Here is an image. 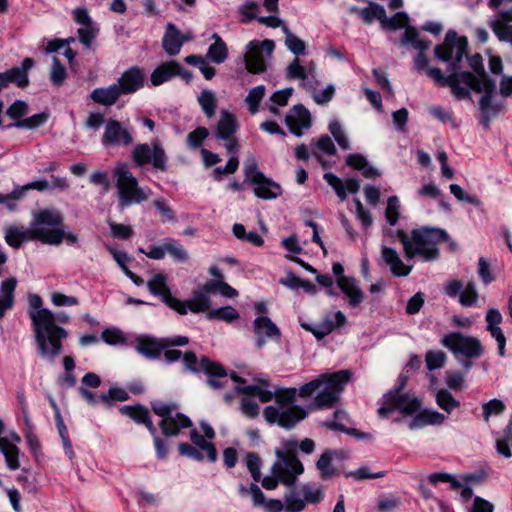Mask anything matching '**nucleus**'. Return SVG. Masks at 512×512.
I'll use <instances>...</instances> for the list:
<instances>
[{
    "label": "nucleus",
    "mask_w": 512,
    "mask_h": 512,
    "mask_svg": "<svg viewBox=\"0 0 512 512\" xmlns=\"http://www.w3.org/2000/svg\"><path fill=\"white\" fill-rule=\"evenodd\" d=\"M235 392L248 396H257L263 403L269 402L275 397V404L265 407L263 416L270 424H278L285 429H292L297 423L307 416L306 410L293 402L297 396L296 388H276L273 392L256 385L233 387Z\"/></svg>",
    "instance_id": "nucleus-1"
},
{
    "label": "nucleus",
    "mask_w": 512,
    "mask_h": 512,
    "mask_svg": "<svg viewBox=\"0 0 512 512\" xmlns=\"http://www.w3.org/2000/svg\"><path fill=\"white\" fill-rule=\"evenodd\" d=\"M29 302L31 308H33L30 312V318L39 355L53 362L61 353L62 340L67 337V331L56 324V317L50 310L40 309L42 305L40 296H30Z\"/></svg>",
    "instance_id": "nucleus-2"
},
{
    "label": "nucleus",
    "mask_w": 512,
    "mask_h": 512,
    "mask_svg": "<svg viewBox=\"0 0 512 512\" xmlns=\"http://www.w3.org/2000/svg\"><path fill=\"white\" fill-rule=\"evenodd\" d=\"M383 234L385 237L395 235L400 240L406 259L420 257L425 262L437 260L439 258L438 245L449 238L444 229L432 227L413 229L410 235L402 229L392 231L385 228Z\"/></svg>",
    "instance_id": "nucleus-3"
},
{
    "label": "nucleus",
    "mask_w": 512,
    "mask_h": 512,
    "mask_svg": "<svg viewBox=\"0 0 512 512\" xmlns=\"http://www.w3.org/2000/svg\"><path fill=\"white\" fill-rule=\"evenodd\" d=\"M297 442L285 440L281 448L275 449L277 460L271 467V475L261 480L262 486L267 490H274L279 483L285 486H293L296 479L304 471L303 464L296 455Z\"/></svg>",
    "instance_id": "nucleus-4"
},
{
    "label": "nucleus",
    "mask_w": 512,
    "mask_h": 512,
    "mask_svg": "<svg viewBox=\"0 0 512 512\" xmlns=\"http://www.w3.org/2000/svg\"><path fill=\"white\" fill-rule=\"evenodd\" d=\"M350 376L351 373L348 370L322 374L302 385L299 388L298 395L301 398H308L318 392L314 399V406L316 408L331 407L337 402Z\"/></svg>",
    "instance_id": "nucleus-5"
},
{
    "label": "nucleus",
    "mask_w": 512,
    "mask_h": 512,
    "mask_svg": "<svg viewBox=\"0 0 512 512\" xmlns=\"http://www.w3.org/2000/svg\"><path fill=\"white\" fill-rule=\"evenodd\" d=\"M117 189L118 206L121 209L140 204L149 199L152 192L148 187L139 185L127 164H119L113 171Z\"/></svg>",
    "instance_id": "nucleus-6"
},
{
    "label": "nucleus",
    "mask_w": 512,
    "mask_h": 512,
    "mask_svg": "<svg viewBox=\"0 0 512 512\" xmlns=\"http://www.w3.org/2000/svg\"><path fill=\"white\" fill-rule=\"evenodd\" d=\"M184 366L191 372L204 371L208 376V383L213 389H222L233 383H244L245 381L235 373L230 376L219 364L211 362L208 358H202L198 362L197 356L192 351L185 352L183 356Z\"/></svg>",
    "instance_id": "nucleus-7"
},
{
    "label": "nucleus",
    "mask_w": 512,
    "mask_h": 512,
    "mask_svg": "<svg viewBox=\"0 0 512 512\" xmlns=\"http://www.w3.org/2000/svg\"><path fill=\"white\" fill-rule=\"evenodd\" d=\"M63 217L55 210H43L34 219L31 227L32 240L49 245H59L64 239Z\"/></svg>",
    "instance_id": "nucleus-8"
},
{
    "label": "nucleus",
    "mask_w": 512,
    "mask_h": 512,
    "mask_svg": "<svg viewBox=\"0 0 512 512\" xmlns=\"http://www.w3.org/2000/svg\"><path fill=\"white\" fill-rule=\"evenodd\" d=\"M468 40L458 36L456 31H447L444 41L434 48L435 57L447 64L448 70L462 69V61L467 58Z\"/></svg>",
    "instance_id": "nucleus-9"
},
{
    "label": "nucleus",
    "mask_w": 512,
    "mask_h": 512,
    "mask_svg": "<svg viewBox=\"0 0 512 512\" xmlns=\"http://www.w3.org/2000/svg\"><path fill=\"white\" fill-rule=\"evenodd\" d=\"M380 23L383 29L391 31L405 28L400 39L402 46L412 45L416 50H427L431 45L430 41L419 38V32L416 28L408 25L409 17L404 11L397 12L393 16L387 17L386 11L384 10V17H381Z\"/></svg>",
    "instance_id": "nucleus-10"
},
{
    "label": "nucleus",
    "mask_w": 512,
    "mask_h": 512,
    "mask_svg": "<svg viewBox=\"0 0 512 512\" xmlns=\"http://www.w3.org/2000/svg\"><path fill=\"white\" fill-rule=\"evenodd\" d=\"M239 129L237 117L232 112L223 109L220 111L219 119L212 126V135L223 146L227 154H237L240 149L236 133Z\"/></svg>",
    "instance_id": "nucleus-11"
},
{
    "label": "nucleus",
    "mask_w": 512,
    "mask_h": 512,
    "mask_svg": "<svg viewBox=\"0 0 512 512\" xmlns=\"http://www.w3.org/2000/svg\"><path fill=\"white\" fill-rule=\"evenodd\" d=\"M440 343L450 350L455 357L461 355L467 359H478L484 353V347L480 339L461 332H450L444 335Z\"/></svg>",
    "instance_id": "nucleus-12"
},
{
    "label": "nucleus",
    "mask_w": 512,
    "mask_h": 512,
    "mask_svg": "<svg viewBox=\"0 0 512 512\" xmlns=\"http://www.w3.org/2000/svg\"><path fill=\"white\" fill-rule=\"evenodd\" d=\"M155 414L162 418L159 423L165 436H175L181 429L192 425L191 420L184 414L176 412L177 406L174 403L156 401L152 403Z\"/></svg>",
    "instance_id": "nucleus-13"
},
{
    "label": "nucleus",
    "mask_w": 512,
    "mask_h": 512,
    "mask_svg": "<svg viewBox=\"0 0 512 512\" xmlns=\"http://www.w3.org/2000/svg\"><path fill=\"white\" fill-rule=\"evenodd\" d=\"M420 407L421 402L414 395L394 390L384 396V404L378 409V414L387 417L393 411H399L402 417H406L418 412Z\"/></svg>",
    "instance_id": "nucleus-14"
},
{
    "label": "nucleus",
    "mask_w": 512,
    "mask_h": 512,
    "mask_svg": "<svg viewBox=\"0 0 512 512\" xmlns=\"http://www.w3.org/2000/svg\"><path fill=\"white\" fill-rule=\"evenodd\" d=\"M496 84L494 81H486L480 86H476L475 91L477 93H483L479 100V110L482 118L480 123L485 127L489 128L491 119L495 118L505 108V103L502 100L495 98Z\"/></svg>",
    "instance_id": "nucleus-15"
},
{
    "label": "nucleus",
    "mask_w": 512,
    "mask_h": 512,
    "mask_svg": "<svg viewBox=\"0 0 512 512\" xmlns=\"http://www.w3.org/2000/svg\"><path fill=\"white\" fill-rule=\"evenodd\" d=\"M131 158L139 167L152 164L153 168L158 171L167 170L168 158L157 140L152 141L151 146L146 143L136 145L131 152Z\"/></svg>",
    "instance_id": "nucleus-16"
},
{
    "label": "nucleus",
    "mask_w": 512,
    "mask_h": 512,
    "mask_svg": "<svg viewBox=\"0 0 512 512\" xmlns=\"http://www.w3.org/2000/svg\"><path fill=\"white\" fill-rule=\"evenodd\" d=\"M275 48L272 40L250 41L246 46L244 62L250 73L260 74L266 70V60L271 57Z\"/></svg>",
    "instance_id": "nucleus-17"
},
{
    "label": "nucleus",
    "mask_w": 512,
    "mask_h": 512,
    "mask_svg": "<svg viewBox=\"0 0 512 512\" xmlns=\"http://www.w3.org/2000/svg\"><path fill=\"white\" fill-rule=\"evenodd\" d=\"M286 78L298 80L299 85L307 92H314L319 84L315 62L310 61L307 65H302L298 57H295L287 66Z\"/></svg>",
    "instance_id": "nucleus-18"
},
{
    "label": "nucleus",
    "mask_w": 512,
    "mask_h": 512,
    "mask_svg": "<svg viewBox=\"0 0 512 512\" xmlns=\"http://www.w3.org/2000/svg\"><path fill=\"white\" fill-rule=\"evenodd\" d=\"M101 142L105 147H127L133 144V129L115 119L106 122Z\"/></svg>",
    "instance_id": "nucleus-19"
},
{
    "label": "nucleus",
    "mask_w": 512,
    "mask_h": 512,
    "mask_svg": "<svg viewBox=\"0 0 512 512\" xmlns=\"http://www.w3.org/2000/svg\"><path fill=\"white\" fill-rule=\"evenodd\" d=\"M450 73L448 76H444L439 68L427 69V75L434 80V82L443 87H450L451 93L457 99H465L470 97V93L467 87L461 86V80H468L470 76L468 74H459L456 70H448Z\"/></svg>",
    "instance_id": "nucleus-20"
},
{
    "label": "nucleus",
    "mask_w": 512,
    "mask_h": 512,
    "mask_svg": "<svg viewBox=\"0 0 512 512\" xmlns=\"http://www.w3.org/2000/svg\"><path fill=\"white\" fill-rule=\"evenodd\" d=\"M149 291L156 296H160L162 301L181 315L186 314V308L181 300L171 294V290L166 283V277L163 274L154 275L148 282Z\"/></svg>",
    "instance_id": "nucleus-21"
},
{
    "label": "nucleus",
    "mask_w": 512,
    "mask_h": 512,
    "mask_svg": "<svg viewBox=\"0 0 512 512\" xmlns=\"http://www.w3.org/2000/svg\"><path fill=\"white\" fill-rule=\"evenodd\" d=\"M34 66L32 58H25L19 67H13L5 72L0 73V91L6 88L10 83L15 84L20 88H25L29 85L28 72Z\"/></svg>",
    "instance_id": "nucleus-22"
},
{
    "label": "nucleus",
    "mask_w": 512,
    "mask_h": 512,
    "mask_svg": "<svg viewBox=\"0 0 512 512\" xmlns=\"http://www.w3.org/2000/svg\"><path fill=\"white\" fill-rule=\"evenodd\" d=\"M210 280L206 281L202 285L198 286L192 291V296L188 300L182 301L188 311L192 313L208 312L212 305L211 294H213V288L209 285Z\"/></svg>",
    "instance_id": "nucleus-23"
},
{
    "label": "nucleus",
    "mask_w": 512,
    "mask_h": 512,
    "mask_svg": "<svg viewBox=\"0 0 512 512\" xmlns=\"http://www.w3.org/2000/svg\"><path fill=\"white\" fill-rule=\"evenodd\" d=\"M347 322L346 316L337 311L334 315H327L320 323L312 325L301 323V327L311 332L317 339H322L330 334L334 329L343 327Z\"/></svg>",
    "instance_id": "nucleus-24"
},
{
    "label": "nucleus",
    "mask_w": 512,
    "mask_h": 512,
    "mask_svg": "<svg viewBox=\"0 0 512 512\" xmlns=\"http://www.w3.org/2000/svg\"><path fill=\"white\" fill-rule=\"evenodd\" d=\"M253 330L256 346L262 348L267 340L280 341L281 332L277 325L267 316H259L254 320Z\"/></svg>",
    "instance_id": "nucleus-25"
},
{
    "label": "nucleus",
    "mask_w": 512,
    "mask_h": 512,
    "mask_svg": "<svg viewBox=\"0 0 512 512\" xmlns=\"http://www.w3.org/2000/svg\"><path fill=\"white\" fill-rule=\"evenodd\" d=\"M468 62L472 72L459 70V74H468L470 76L468 80H461L462 87H467L470 92L472 89H475L477 85L480 86V84L482 85L486 81H492L486 74L483 58L480 54L472 55L468 58Z\"/></svg>",
    "instance_id": "nucleus-26"
},
{
    "label": "nucleus",
    "mask_w": 512,
    "mask_h": 512,
    "mask_svg": "<svg viewBox=\"0 0 512 512\" xmlns=\"http://www.w3.org/2000/svg\"><path fill=\"white\" fill-rule=\"evenodd\" d=\"M116 83L122 95L133 94L144 86V71L138 66H133L125 70Z\"/></svg>",
    "instance_id": "nucleus-27"
},
{
    "label": "nucleus",
    "mask_w": 512,
    "mask_h": 512,
    "mask_svg": "<svg viewBox=\"0 0 512 512\" xmlns=\"http://www.w3.org/2000/svg\"><path fill=\"white\" fill-rule=\"evenodd\" d=\"M290 132L300 137L304 129L311 127V114L302 105H295L285 117Z\"/></svg>",
    "instance_id": "nucleus-28"
},
{
    "label": "nucleus",
    "mask_w": 512,
    "mask_h": 512,
    "mask_svg": "<svg viewBox=\"0 0 512 512\" xmlns=\"http://www.w3.org/2000/svg\"><path fill=\"white\" fill-rule=\"evenodd\" d=\"M502 315L496 308H490L486 312L485 320L487 323L486 329L490 335L496 340L498 346V354L503 357L505 355L506 337L500 327L502 322Z\"/></svg>",
    "instance_id": "nucleus-29"
},
{
    "label": "nucleus",
    "mask_w": 512,
    "mask_h": 512,
    "mask_svg": "<svg viewBox=\"0 0 512 512\" xmlns=\"http://www.w3.org/2000/svg\"><path fill=\"white\" fill-rule=\"evenodd\" d=\"M381 257L389 266L391 274L395 277L408 276L412 271V266L405 264L398 252L385 244L381 246Z\"/></svg>",
    "instance_id": "nucleus-30"
},
{
    "label": "nucleus",
    "mask_w": 512,
    "mask_h": 512,
    "mask_svg": "<svg viewBox=\"0 0 512 512\" xmlns=\"http://www.w3.org/2000/svg\"><path fill=\"white\" fill-rule=\"evenodd\" d=\"M326 182L334 189L340 200H345L347 197L346 190L350 193H357L360 189V182L356 178H348L345 181L331 172L324 174Z\"/></svg>",
    "instance_id": "nucleus-31"
},
{
    "label": "nucleus",
    "mask_w": 512,
    "mask_h": 512,
    "mask_svg": "<svg viewBox=\"0 0 512 512\" xmlns=\"http://www.w3.org/2000/svg\"><path fill=\"white\" fill-rule=\"evenodd\" d=\"M446 416L433 409H424L416 413L408 422L410 430L421 429L428 425H442Z\"/></svg>",
    "instance_id": "nucleus-32"
},
{
    "label": "nucleus",
    "mask_w": 512,
    "mask_h": 512,
    "mask_svg": "<svg viewBox=\"0 0 512 512\" xmlns=\"http://www.w3.org/2000/svg\"><path fill=\"white\" fill-rule=\"evenodd\" d=\"M135 349L146 358L156 359L165 349L163 338L156 339L150 336H139L136 339Z\"/></svg>",
    "instance_id": "nucleus-33"
},
{
    "label": "nucleus",
    "mask_w": 512,
    "mask_h": 512,
    "mask_svg": "<svg viewBox=\"0 0 512 512\" xmlns=\"http://www.w3.org/2000/svg\"><path fill=\"white\" fill-rule=\"evenodd\" d=\"M121 95L122 93L117 83H113L107 87L95 88L90 93V98L96 104L110 107L118 101Z\"/></svg>",
    "instance_id": "nucleus-34"
},
{
    "label": "nucleus",
    "mask_w": 512,
    "mask_h": 512,
    "mask_svg": "<svg viewBox=\"0 0 512 512\" xmlns=\"http://www.w3.org/2000/svg\"><path fill=\"white\" fill-rule=\"evenodd\" d=\"M180 63L176 61H167L157 66L150 75V81L153 86H160L170 81L179 72Z\"/></svg>",
    "instance_id": "nucleus-35"
},
{
    "label": "nucleus",
    "mask_w": 512,
    "mask_h": 512,
    "mask_svg": "<svg viewBox=\"0 0 512 512\" xmlns=\"http://www.w3.org/2000/svg\"><path fill=\"white\" fill-rule=\"evenodd\" d=\"M182 46L183 38L181 32L173 23H168L162 39L163 49L169 56H175L180 53Z\"/></svg>",
    "instance_id": "nucleus-36"
},
{
    "label": "nucleus",
    "mask_w": 512,
    "mask_h": 512,
    "mask_svg": "<svg viewBox=\"0 0 512 512\" xmlns=\"http://www.w3.org/2000/svg\"><path fill=\"white\" fill-rule=\"evenodd\" d=\"M337 285L348 298L351 307H357L361 304L364 299V293L353 278L342 277L337 279Z\"/></svg>",
    "instance_id": "nucleus-37"
},
{
    "label": "nucleus",
    "mask_w": 512,
    "mask_h": 512,
    "mask_svg": "<svg viewBox=\"0 0 512 512\" xmlns=\"http://www.w3.org/2000/svg\"><path fill=\"white\" fill-rule=\"evenodd\" d=\"M4 424L0 419V434L3 432ZM0 452L4 455L9 469L17 470L20 467L18 456L19 449L6 437H0Z\"/></svg>",
    "instance_id": "nucleus-38"
},
{
    "label": "nucleus",
    "mask_w": 512,
    "mask_h": 512,
    "mask_svg": "<svg viewBox=\"0 0 512 512\" xmlns=\"http://www.w3.org/2000/svg\"><path fill=\"white\" fill-rule=\"evenodd\" d=\"M253 505L263 507L265 512H282L284 504L278 499H266L260 487L252 483Z\"/></svg>",
    "instance_id": "nucleus-39"
},
{
    "label": "nucleus",
    "mask_w": 512,
    "mask_h": 512,
    "mask_svg": "<svg viewBox=\"0 0 512 512\" xmlns=\"http://www.w3.org/2000/svg\"><path fill=\"white\" fill-rule=\"evenodd\" d=\"M252 184L255 195L262 199H275L282 193L280 185L265 176Z\"/></svg>",
    "instance_id": "nucleus-40"
},
{
    "label": "nucleus",
    "mask_w": 512,
    "mask_h": 512,
    "mask_svg": "<svg viewBox=\"0 0 512 512\" xmlns=\"http://www.w3.org/2000/svg\"><path fill=\"white\" fill-rule=\"evenodd\" d=\"M4 238L6 243L13 247L19 248L26 240H32L30 228L24 226H8L4 230Z\"/></svg>",
    "instance_id": "nucleus-41"
},
{
    "label": "nucleus",
    "mask_w": 512,
    "mask_h": 512,
    "mask_svg": "<svg viewBox=\"0 0 512 512\" xmlns=\"http://www.w3.org/2000/svg\"><path fill=\"white\" fill-rule=\"evenodd\" d=\"M211 39L214 42L209 46L206 57L216 64H221L228 57L227 45L217 33L212 34Z\"/></svg>",
    "instance_id": "nucleus-42"
},
{
    "label": "nucleus",
    "mask_w": 512,
    "mask_h": 512,
    "mask_svg": "<svg viewBox=\"0 0 512 512\" xmlns=\"http://www.w3.org/2000/svg\"><path fill=\"white\" fill-rule=\"evenodd\" d=\"M190 439L194 444L193 446L205 452L208 461L215 462L217 460L218 454L214 444L208 441L197 430L194 429L190 432Z\"/></svg>",
    "instance_id": "nucleus-43"
},
{
    "label": "nucleus",
    "mask_w": 512,
    "mask_h": 512,
    "mask_svg": "<svg viewBox=\"0 0 512 512\" xmlns=\"http://www.w3.org/2000/svg\"><path fill=\"white\" fill-rule=\"evenodd\" d=\"M31 189H35V190H38L41 192L48 190V189H50V182L45 179H41V180L30 182L21 187H16L10 193H7V194L0 193V202L6 201L9 197L22 198L24 196V193Z\"/></svg>",
    "instance_id": "nucleus-44"
},
{
    "label": "nucleus",
    "mask_w": 512,
    "mask_h": 512,
    "mask_svg": "<svg viewBox=\"0 0 512 512\" xmlns=\"http://www.w3.org/2000/svg\"><path fill=\"white\" fill-rule=\"evenodd\" d=\"M198 104L207 118H212L217 109V97L213 90L203 89L198 96Z\"/></svg>",
    "instance_id": "nucleus-45"
},
{
    "label": "nucleus",
    "mask_w": 512,
    "mask_h": 512,
    "mask_svg": "<svg viewBox=\"0 0 512 512\" xmlns=\"http://www.w3.org/2000/svg\"><path fill=\"white\" fill-rule=\"evenodd\" d=\"M282 31L285 34V45L294 55H304L306 44L298 36L290 31L287 25H282Z\"/></svg>",
    "instance_id": "nucleus-46"
},
{
    "label": "nucleus",
    "mask_w": 512,
    "mask_h": 512,
    "mask_svg": "<svg viewBox=\"0 0 512 512\" xmlns=\"http://www.w3.org/2000/svg\"><path fill=\"white\" fill-rule=\"evenodd\" d=\"M336 153V148L331 140V138L328 135L321 136L317 142L315 143V146L312 149V154L318 159V161L324 165V162L322 161V155H334Z\"/></svg>",
    "instance_id": "nucleus-47"
},
{
    "label": "nucleus",
    "mask_w": 512,
    "mask_h": 512,
    "mask_svg": "<svg viewBox=\"0 0 512 512\" xmlns=\"http://www.w3.org/2000/svg\"><path fill=\"white\" fill-rule=\"evenodd\" d=\"M239 317L238 311L232 306L211 309L206 313V318L209 320H221L228 323L239 319Z\"/></svg>",
    "instance_id": "nucleus-48"
},
{
    "label": "nucleus",
    "mask_w": 512,
    "mask_h": 512,
    "mask_svg": "<svg viewBox=\"0 0 512 512\" xmlns=\"http://www.w3.org/2000/svg\"><path fill=\"white\" fill-rule=\"evenodd\" d=\"M333 455L334 452L327 450L317 461L316 466L323 480H327L336 474V469L332 465Z\"/></svg>",
    "instance_id": "nucleus-49"
},
{
    "label": "nucleus",
    "mask_w": 512,
    "mask_h": 512,
    "mask_svg": "<svg viewBox=\"0 0 512 512\" xmlns=\"http://www.w3.org/2000/svg\"><path fill=\"white\" fill-rule=\"evenodd\" d=\"M244 462L254 480V483L257 484V482H259L262 477L261 468L263 462L261 458L254 452H248L245 455Z\"/></svg>",
    "instance_id": "nucleus-50"
},
{
    "label": "nucleus",
    "mask_w": 512,
    "mask_h": 512,
    "mask_svg": "<svg viewBox=\"0 0 512 512\" xmlns=\"http://www.w3.org/2000/svg\"><path fill=\"white\" fill-rule=\"evenodd\" d=\"M436 403L437 405L450 414L454 409L460 406L459 401H457L453 395L446 389H440L436 393Z\"/></svg>",
    "instance_id": "nucleus-51"
},
{
    "label": "nucleus",
    "mask_w": 512,
    "mask_h": 512,
    "mask_svg": "<svg viewBox=\"0 0 512 512\" xmlns=\"http://www.w3.org/2000/svg\"><path fill=\"white\" fill-rule=\"evenodd\" d=\"M165 251L175 261L186 262L189 259L186 249L174 239L169 238L165 240Z\"/></svg>",
    "instance_id": "nucleus-52"
},
{
    "label": "nucleus",
    "mask_w": 512,
    "mask_h": 512,
    "mask_svg": "<svg viewBox=\"0 0 512 512\" xmlns=\"http://www.w3.org/2000/svg\"><path fill=\"white\" fill-rule=\"evenodd\" d=\"M66 78H67L66 68L61 64L58 57L53 56L52 65L50 68L51 83L56 87H60L64 84Z\"/></svg>",
    "instance_id": "nucleus-53"
},
{
    "label": "nucleus",
    "mask_w": 512,
    "mask_h": 512,
    "mask_svg": "<svg viewBox=\"0 0 512 512\" xmlns=\"http://www.w3.org/2000/svg\"><path fill=\"white\" fill-rule=\"evenodd\" d=\"M359 16L366 24L372 23L375 19L381 21V17H384V7L370 2L368 7L362 8L359 11Z\"/></svg>",
    "instance_id": "nucleus-54"
},
{
    "label": "nucleus",
    "mask_w": 512,
    "mask_h": 512,
    "mask_svg": "<svg viewBox=\"0 0 512 512\" xmlns=\"http://www.w3.org/2000/svg\"><path fill=\"white\" fill-rule=\"evenodd\" d=\"M265 86L259 85L251 89L245 98V102L248 105L251 114H255L258 111L259 103L265 96Z\"/></svg>",
    "instance_id": "nucleus-55"
},
{
    "label": "nucleus",
    "mask_w": 512,
    "mask_h": 512,
    "mask_svg": "<svg viewBox=\"0 0 512 512\" xmlns=\"http://www.w3.org/2000/svg\"><path fill=\"white\" fill-rule=\"evenodd\" d=\"M478 292L473 281H469L459 296V302L464 307H471L477 303Z\"/></svg>",
    "instance_id": "nucleus-56"
},
{
    "label": "nucleus",
    "mask_w": 512,
    "mask_h": 512,
    "mask_svg": "<svg viewBox=\"0 0 512 512\" xmlns=\"http://www.w3.org/2000/svg\"><path fill=\"white\" fill-rule=\"evenodd\" d=\"M447 360V355L441 350H430L425 355L427 369L433 371L442 368Z\"/></svg>",
    "instance_id": "nucleus-57"
},
{
    "label": "nucleus",
    "mask_w": 512,
    "mask_h": 512,
    "mask_svg": "<svg viewBox=\"0 0 512 512\" xmlns=\"http://www.w3.org/2000/svg\"><path fill=\"white\" fill-rule=\"evenodd\" d=\"M400 217V202L397 196H390L387 200L385 218L390 226H395Z\"/></svg>",
    "instance_id": "nucleus-58"
},
{
    "label": "nucleus",
    "mask_w": 512,
    "mask_h": 512,
    "mask_svg": "<svg viewBox=\"0 0 512 512\" xmlns=\"http://www.w3.org/2000/svg\"><path fill=\"white\" fill-rule=\"evenodd\" d=\"M428 111L431 114V116L436 118L441 123L449 124L452 128L458 127V124H457L451 110H447V109L443 108L442 106H432L429 108Z\"/></svg>",
    "instance_id": "nucleus-59"
},
{
    "label": "nucleus",
    "mask_w": 512,
    "mask_h": 512,
    "mask_svg": "<svg viewBox=\"0 0 512 512\" xmlns=\"http://www.w3.org/2000/svg\"><path fill=\"white\" fill-rule=\"evenodd\" d=\"M329 131L341 149L349 150L351 148L350 141L338 121L333 120L330 122Z\"/></svg>",
    "instance_id": "nucleus-60"
},
{
    "label": "nucleus",
    "mask_w": 512,
    "mask_h": 512,
    "mask_svg": "<svg viewBox=\"0 0 512 512\" xmlns=\"http://www.w3.org/2000/svg\"><path fill=\"white\" fill-rule=\"evenodd\" d=\"M497 452L506 458L512 456V433L511 429H504L503 435L496 439Z\"/></svg>",
    "instance_id": "nucleus-61"
},
{
    "label": "nucleus",
    "mask_w": 512,
    "mask_h": 512,
    "mask_svg": "<svg viewBox=\"0 0 512 512\" xmlns=\"http://www.w3.org/2000/svg\"><path fill=\"white\" fill-rule=\"evenodd\" d=\"M305 504H317L322 501L324 492L321 488L309 484H305L301 488Z\"/></svg>",
    "instance_id": "nucleus-62"
},
{
    "label": "nucleus",
    "mask_w": 512,
    "mask_h": 512,
    "mask_svg": "<svg viewBox=\"0 0 512 512\" xmlns=\"http://www.w3.org/2000/svg\"><path fill=\"white\" fill-rule=\"evenodd\" d=\"M48 119V114L46 113H38L34 114L28 118L18 120L13 126L17 128H28L35 129L41 125H43Z\"/></svg>",
    "instance_id": "nucleus-63"
},
{
    "label": "nucleus",
    "mask_w": 512,
    "mask_h": 512,
    "mask_svg": "<svg viewBox=\"0 0 512 512\" xmlns=\"http://www.w3.org/2000/svg\"><path fill=\"white\" fill-rule=\"evenodd\" d=\"M101 338L108 345H118L126 342L124 333L118 328H107L103 330Z\"/></svg>",
    "instance_id": "nucleus-64"
}]
</instances>
